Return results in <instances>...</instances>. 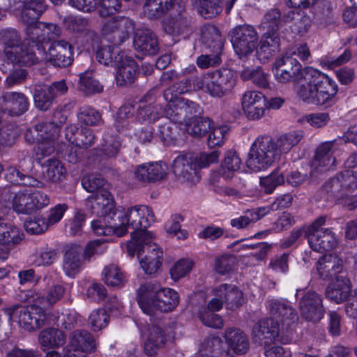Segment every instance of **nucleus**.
I'll list each match as a JSON object with an SVG mask.
<instances>
[{
  "label": "nucleus",
  "instance_id": "1",
  "mask_svg": "<svg viewBox=\"0 0 357 357\" xmlns=\"http://www.w3.org/2000/svg\"><path fill=\"white\" fill-rule=\"evenodd\" d=\"M303 137L302 130H293L279 136L274 142L269 137H257L252 144L248 167L253 172L265 170L279 158L280 155L287 153Z\"/></svg>",
  "mask_w": 357,
  "mask_h": 357
},
{
  "label": "nucleus",
  "instance_id": "2",
  "mask_svg": "<svg viewBox=\"0 0 357 357\" xmlns=\"http://www.w3.org/2000/svg\"><path fill=\"white\" fill-rule=\"evenodd\" d=\"M337 92V85L328 76L310 68L305 71V82L297 89L300 98L308 104L331 105Z\"/></svg>",
  "mask_w": 357,
  "mask_h": 357
},
{
  "label": "nucleus",
  "instance_id": "3",
  "mask_svg": "<svg viewBox=\"0 0 357 357\" xmlns=\"http://www.w3.org/2000/svg\"><path fill=\"white\" fill-rule=\"evenodd\" d=\"M137 301L142 310L151 317L157 312H167L174 310L178 303V296L172 289L146 282L137 289Z\"/></svg>",
  "mask_w": 357,
  "mask_h": 357
},
{
  "label": "nucleus",
  "instance_id": "4",
  "mask_svg": "<svg viewBox=\"0 0 357 357\" xmlns=\"http://www.w3.org/2000/svg\"><path fill=\"white\" fill-rule=\"evenodd\" d=\"M122 213V218L119 219L120 227L126 229L125 234L128 233V229L133 231L132 240L136 241L139 238H146L147 236H152L151 231L147 228L151 223L155 221V218L152 209L146 205H136L128 208L126 211L121 210L119 211Z\"/></svg>",
  "mask_w": 357,
  "mask_h": 357
},
{
  "label": "nucleus",
  "instance_id": "5",
  "mask_svg": "<svg viewBox=\"0 0 357 357\" xmlns=\"http://www.w3.org/2000/svg\"><path fill=\"white\" fill-rule=\"evenodd\" d=\"M199 89L214 98H222L229 94L236 84L234 73L228 68H221L207 73L195 80Z\"/></svg>",
  "mask_w": 357,
  "mask_h": 357
},
{
  "label": "nucleus",
  "instance_id": "6",
  "mask_svg": "<svg viewBox=\"0 0 357 357\" xmlns=\"http://www.w3.org/2000/svg\"><path fill=\"white\" fill-rule=\"evenodd\" d=\"M9 321L17 322L25 331L31 332L51 324L45 310L36 305L22 306L14 305L4 310Z\"/></svg>",
  "mask_w": 357,
  "mask_h": 357
},
{
  "label": "nucleus",
  "instance_id": "7",
  "mask_svg": "<svg viewBox=\"0 0 357 357\" xmlns=\"http://www.w3.org/2000/svg\"><path fill=\"white\" fill-rule=\"evenodd\" d=\"M326 219L325 216L319 217L307 227L305 231V237L307 238L310 247L319 252L332 250L337 243L332 230L322 227L326 223Z\"/></svg>",
  "mask_w": 357,
  "mask_h": 357
},
{
  "label": "nucleus",
  "instance_id": "8",
  "mask_svg": "<svg viewBox=\"0 0 357 357\" xmlns=\"http://www.w3.org/2000/svg\"><path fill=\"white\" fill-rule=\"evenodd\" d=\"M229 36L234 52L239 57L250 54L258 45V34L252 26H236L229 31Z\"/></svg>",
  "mask_w": 357,
  "mask_h": 357
},
{
  "label": "nucleus",
  "instance_id": "9",
  "mask_svg": "<svg viewBox=\"0 0 357 357\" xmlns=\"http://www.w3.org/2000/svg\"><path fill=\"white\" fill-rule=\"evenodd\" d=\"M294 56L285 54L273 64V72L275 79L280 83L305 82V71Z\"/></svg>",
  "mask_w": 357,
  "mask_h": 357
},
{
  "label": "nucleus",
  "instance_id": "10",
  "mask_svg": "<svg viewBox=\"0 0 357 357\" xmlns=\"http://www.w3.org/2000/svg\"><path fill=\"white\" fill-rule=\"evenodd\" d=\"M301 296L298 301L301 316L303 319L313 322L319 321L324 316L325 308L321 296L315 291L297 289L296 298Z\"/></svg>",
  "mask_w": 357,
  "mask_h": 357
},
{
  "label": "nucleus",
  "instance_id": "11",
  "mask_svg": "<svg viewBox=\"0 0 357 357\" xmlns=\"http://www.w3.org/2000/svg\"><path fill=\"white\" fill-rule=\"evenodd\" d=\"M202 112L199 105L188 99H180L168 102L164 109L165 117L174 123H183L190 121Z\"/></svg>",
  "mask_w": 357,
  "mask_h": 357
},
{
  "label": "nucleus",
  "instance_id": "12",
  "mask_svg": "<svg viewBox=\"0 0 357 357\" xmlns=\"http://www.w3.org/2000/svg\"><path fill=\"white\" fill-rule=\"evenodd\" d=\"M134 29L135 24L131 19L125 16H115L103 23L101 31L108 40L117 45L128 40Z\"/></svg>",
  "mask_w": 357,
  "mask_h": 357
},
{
  "label": "nucleus",
  "instance_id": "13",
  "mask_svg": "<svg viewBox=\"0 0 357 357\" xmlns=\"http://www.w3.org/2000/svg\"><path fill=\"white\" fill-rule=\"evenodd\" d=\"M171 10L170 15L162 23L165 33L176 36L190 31L191 19L185 10V3L183 1L175 3Z\"/></svg>",
  "mask_w": 357,
  "mask_h": 357
},
{
  "label": "nucleus",
  "instance_id": "14",
  "mask_svg": "<svg viewBox=\"0 0 357 357\" xmlns=\"http://www.w3.org/2000/svg\"><path fill=\"white\" fill-rule=\"evenodd\" d=\"M73 46L65 40H54L46 53V61L56 68H66L73 63Z\"/></svg>",
  "mask_w": 357,
  "mask_h": 357
},
{
  "label": "nucleus",
  "instance_id": "15",
  "mask_svg": "<svg viewBox=\"0 0 357 357\" xmlns=\"http://www.w3.org/2000/svg\"><path fill=\"white\" fill-rule=\"evenodd\" d=\"M173 172L182 182L197 183L199 176L195 154L189 153L178 155L173 162Z\"/></svg>",
  "mask_w": 357,
  "mask_h": 357
},
{
  "label": "nucleus",
  "instance_id": "16",
  "mask_svg": "<svg viewBox=\"0 0 357 357\" xmlns=\"http://www.w3.org/2000/svg\"><path fill=\"white\" fill-rule=\"evenodd\" d=\"M280 327L273 319L259 320L252 330V342L257 346L268 347L278 338Z\"/></svg>",
  "mask_w": 357,
  "mask_h": 357
},
{
  "label": "nucleus",
  "instance_id": "17",
  "mask_svg": "<svg viewBox=\"0 0 357 357\" xmlns=\"http://www.w3.org/2000/svg\"><path fill=\"white\" fill-rule=\"evenodd\" d=\"M334 143V141H328L317 147L310 165V176L312 178H317L319 174L335 166L336 160L332 156Z\"/></svg>",
  "mask_w": 357,
  "mask_h": 357
},
{
  "label": "nucleus",
  "instance_id": "18",
  "mask_svg": "<svg viewBox=\"0 0 357 357\" xmlns=\"http://www.w3.org/2000/svg\"><path fill=\"white\" fill-rule=\"evenodd\" d=\"M86 206L92 214L100 218L112 216L120 211L119 208H114L112 195L105 190H101L96 195L89 197Z\"/></svg>",
  "mask_w": 357,
  "mask_h": 357
},
{
  "label": "nucleus",
  "instance_id": "19",
  "mask_svg": "<svg viewBox=\"0 0 357 357\" xmlns=\"http://www.w3.org/2000/svg\"><path fill=\"white\" fill-rule=\"evenodd\" d=\"M153 235L146 238H139L136 241H130L127 245L128 255L133 257L137 252V258L146 260L162 261V250L158 245L152 242Z\"/></svg>",
  "mask_w": 357,
  "mask_h": 357
},
{
  "label": "nucleus",
  "instance_id": "20",
  "mask_svg": "<svg viewBox=\"0 0 357 357\" xmlns=\"http://www.w3.org/2000/svg\"><path fill=\"white\" fill-rule=\"evenodd\" d=\"M270 314L275 321L281 325L282 328L288 330L290 326L296 323L298 316L295 309L287 301L273 300L270 302Z\"/></svg>",
  "mask_w": 357,
  "mask_h": 357
},
{
  "label": "nucleus",
  "instance_id": "21",
  "mask_svg": "<svg viewBox=\"0 0 357 357\" xmlns=\"http://www.w3.org/2000/svg\"><path fill=\"white\" fill-rule=\"evenodd\" d=\"M122 213L117 211L112 216L100 218L91 222V229L98 236H109L115 234L119 237L125 235L126 229L120 227L119 219L122 218Z\"/></svg>",
  "mask_w": 357,
  "mask_h": 357
},
{
  "label": "nucleus",
  "instance_id": "22",
  "mask_svg": "<svg viewBox=\"0 0 357 357\" xmlns=\"http://www.w3.org/2000/svg\"><path fill=\"white\" fill-rule=\"evenodd\" d=\"M351 289L348 274L342 273L328 284L325 291L326 297L336 303H341L350 296Z\"/></svg>",
  "mask_w": 357,
  "mask_h": 357
},
{
  "label": "nucleus",
  "instance_id": "23",
  "mask_svg": "<svg viewBox=\"0 0 357 357\" xmlns=\"http://www.w3.org/2000/svg\"><path fill=\"white\" fill-rule=\"evenodd\" d=\"M0 100L5 110L10 116H21L29 109V99L22 92L3 91Z\"/></svg>",
  "mask_w": 357,
  "mask_h": 357
},
{
  "label": "nucleus",
  "instance_id": "24",
  "mask_svg": "<svg viewBox=\"0 0 357 357\" xmlns=\"http://www.w3.org/2000/svg\"><path fill=\"white\" fill-rule=\"evenodd\" d=\"M26 31L31 40L43 43L56 40L55 38L61 36L62 30L56 24L38 22L26 27Z\"/></svg>",
  "mask_w": 357,
  "mask_h": 357
},
{
  "label": "nucleus",
  "instance_id": "25",
  "mask_svg": "<svg viewBox=\"0 0 357 357\" xmlns=\"http://www.w3.org/2000/svg\"><path fill=\"white\" fill-rule=\"evenodd\" d=\"M133 45L137 52L144 55H155L159 50L157 36L152 30L147 28L136 30Z\"/></svg>",
  "mask_w": 357,
  "mask_h": 357
},
{
  "label": "nucleus",
  "instance_id": "26",
  "mask_svg": "<svg viewBox=\"0 0 357 357\" xmlns=\"http://www.w3.org/2000/svg\"><path fill=\"white\" fill-rule=\"evenodd\" d=\"M167 166L163 162H150L136 167L135 178L143 183H154L162 180L167 174Z\"/></svg>",
  "mask_w": 357,
  "mask_h": 357
},
{
  "label": "nucleus",
  "instance_id": "27",
  "mask_svg": "<svg viewBox=\"0 0 357 357\" xmlns=\"http://www.w3.org/2000/svg\"><path fill=\"white\" fill-rule=\"evenodd\" d=\"M317 271L320 278L324 280H333L342 273L348 274L343 269L342 260L335 255H326L318 261Z\"/></svg>",
  "mask_w": 357,
  "mask_h": 357
},
{
  "label": "nucleus",
  "instance_id": "28",
  "mask_svg": "<svg viewBox=\"0 0 357 357\" xmlns=\"http://www.w3.org/2000/svg\"><path fill=\"white\" fill-rule=\"evenodd\" d=\"M65 137L77 148L86 149L91 146L95 142L93 131L89 128L79 127L72 124L65 129Z\"/></svg>",
  "mask_w": 357,
  "mask_h": 357
},
{
  "label": "nucleus",
  "instance_id": "29",
  "mask_svg": "<svg viewBox=\"0 0 357 357\" xmlns=\"http://www.w3.org/2000/svg\"><path fill=\"white\" fill-rule=\"evenodd\" d=\"M58 116H61V119L57 124V133L56 136L53 137L52 136V132H48L47 139L41 140L34 146V157L38 162H40L42 160L46 157L50 156L55 151L56 140L60 134V126L64 123L66 120V116L61 115L60 112H55L54 118Z\"/></svg>",
  "mask_w": 357,
  "mask_h": 357
},
{
  "label": "nucleus",
  "instance_id": "30",
  "mask_svg": "<svg viewBox=\"0 0 357 357\" xmlns=\"http://www.w3.org/2000/svg\"><path fill=\"white\" fill-rule=\"evenodd\" d=\"M119 62L116 65L118 68L116 73V82L118 85L123 86L135 82L138 66L131 57L121 54L118 57Z\"/></svg>",
  "mask_w": 357,
  "mask_h": 357
},
{
  "label": "nucleus",
  "instance_id": "31",
  "mask_svg": "<svg viewBox=\"0 0 357 357\" xmlns=\"http://www.w3.org/2000/svg\"><path fill=\"white\" fill-rule=\"evenodd\" d=\"M70 347L86 354L93 353L97 349L94 336L84 329H77L69 335Z\"/></svg>",
  "mask_w": 357,
  "mask_h": 357
},
{
  "label": "nucleus",
  "instance_id": "32",
  "mask_svg": "<svg viewBox=\"0 0 357 357\" xmlns=\"http://www.w3.org/2000/svg\"><path fill=\"white\" fill-rule=\"evenodd\" d=\"M214 295L223 299L226 307L236 310L243 303V292L235 285L222 284L214 289Z\"/></svg>",
  "mask_w": 357,
  "mask_h": 357
},
{
  "label": "nucleus",
  "instance_id": "33",
  "mask_svg": "<svg viewBox=\"0 0 357 357\" xmlns=\"http://www.w3.org/2000/svg\"><path fill=\"white\" fill-rule=\"evenodd\" d=\"M200 34L202 43L209 52L222 54L224 38L215 26L210 24L202 26Z\"/></svg>",
  "mask_w": 357,
  "mask_h": 357
},
{
  "label": "nucleus",
  "instance_id": "34",
  "mask_svg": "<svg viewBox=\"0 0 357 357\" xmlns=\"http://www.w3.org/2000/svg\"><path fill=\"white\" fill-rule=\"evenodd\" d=\"M280 38L278 31H266L260 40L257 54L259 60L265 61L280 51Z\"/></svg>",
  "mask_w": 357,
  "mask_h": 357
},
{
  "label": "nucleus",
  "instance_id": "35",
  "mask_svg": "<svg viewBox=\"0 0 357 357\" xmlns=\"http://www.w3.org/2000/svg\"><path fill=\"white\" fill-rule=\"evenodd\" d=\"M197 78H199V76L190 77L174 82L164 91L163 97L165 100L168 103L176 101L177 100L184 99V98H181L180 96L192 91L199 90L195 84V80Z\"/></svg>",
  "mask_w": 357,
  "mask_h": 357
},
{
  "label": "nucleus",
  "instance_id": "36",
  "mask_svg": "<svg viewBox=\"0 0 357 357\" xmlns=\"http://www.w3.org/2000/svg\"><path fill=\"white\" fill-rule=\"evenodd\" d=\"M229 347L237 354H245L250 348L247 335L238 328H228L224 335Z\"/></svg>",
  "mask_w": 357,
  "mask_h": 357
},
{
  "label": "nucleus",
  "instance_id": "37",
  "mask_svg": "<svg viewBox=\"0 0 357 357\" xmlns=\"http://www.w3.org/2000/svg\"><path fill=\"white\" fill-rule=\"evenodd\" d=\"M83 264L82 250L77 246L68 247L63 257V270L68 277H75L81 270Z\"/></svg>",
  "mask_w": 357,
  "mask_h": 357
},
{
  "label": "nucleus",
  "instance_id": "38",
  "mask_svg": "<svg viewBox=\"0 0 357 357\" xmlns=\"http://www.w3.org/2000/svg\"><path fill=\"white\" fill-rule=\"evenodd\" d=\"M57 124L58 123L55 121L38 123L26 130L25 140L30 144L36 142L38 143L41 140L47 139L48 132H52V136L54 137L57 133Z\"/></svg>",
  "mask_w": 357,
  "mask_h": 357
},
{
  "label": "nucleus",
  "instance_id": "39",
  "mask_svg": "<svg viewBox=\"0 0 357 357\" xmlns=\"http://www.w3.org/2000/svg\"><path fill=\"white\" fill-rule=\"evenodd\" d=\"M38 341L43 351L57 349L66 342V335L58 328H47L43 330L38 335Z\"/></svg>",
  "mask_w": 357,
  "mask_h": 357
},
{
  "label": "nucleus",
  "instance_id": "40",
  "mask_svg": "<svg viewBox=\"0 0 357 357\" xmlns=\"http://www.w3.org/2000/svg\"><path fill=\"white\" fill-rule=\"evenodd\" d=\"M268 213V210L266 208L259 207L248 209L242 215L232 218L230 221V225L237 229H245L254 225Z\"/></svg>",
  "mask_w": 357,
  "mask_h": 357
},
{
  "label": "nucleus",
  "instance_id": "41",
  "mask_svg": "<svg viewBox=\"0 0 357 357\" xmlns=\"http://www.w3.org/2000/svg\"><path fill=\"white\" fill-rule=\"evenodd\" d=\"M165 334L160 324H152L149 328V334L144 343L145 353L151 356L156 354L158 349L165 342Z\"/></svg>",
  "mask_w": 357,
  "mask_h": 357
},
{
  "label": "nucleus",
  "instance_id": "42",
  "mask_svg": "<svg viewBox=\"0 0 357 357\" xmlns=\"http://www.w3.org/2000/svg\"><path fill=\"white\" fill-rule=\"evenodd\" d=\"M23 234L20 228L8 223L0 216V244L11 246L18 244L22 239Z\"/></svg>",
  "mask_w": 357,
  "mask_h": 357
},
{
  "label": "nucleus",
  "instance_id": "43",
  "mask_svg": "<svg viewBox=\"0 0 357 357\" xmlns=\"http://www.w3.org/2000/svg\"><path fill=\"white\" fill-rule=\"evenodd\" d=\"M242 164L238 153L234 150L227 151L219 169L220 174L226 179L231 178Z\"/></svg>",
  "mask_w": 357,
  "mask_h": 357
},
{
  "label": "nucleus",
  "instance_id": "44",
  "mask_svg": "<svg viewBox=\"0 0 357 357\" xmlns=\"http://www.w3.org/2000/svg\"><path fill=\"white\" fill-rule=\"evenodd\" d=\"M136 119L142 123H151L158 120L164 114L160 104H146L142 102L136 105Z\"/></svg>",
  "mask_w": 357,
  "mask_h": 357
},
{
  "label": "nucleus",
  "instance_id": "45",
  "mask_svg": "<svg viewBox=\"0 0 357 357\" xmlns=\"http://www.w3.org/2000/svg\"><path fill=\"white\" fill-rule=\"evenodd\" d=\"M6 55L13 63L21 66H32L38 61L33 51L25 45H20L13 51L6 52Z\"/></svg>",
  "mask_w": 357,
  "mask_h": 357
},
{
  "label": "nucleus",
  "instance_id": "46",
  "mask_svg": "<svg viewBox=\"0 0 357 357\" xmlns=\"http://www.w3.org/2000/svg\"><path fill=\"white\" fill-rule=\"evenodd\" d=\"M174 4L172 0H145L143 13L149 19H158L172 9Z\"/></svg>",
  "mask_w": 357,
  "mask_h": 357
},
{
  "label": "nucleus",
  "instance_id": "47",
  "mask_svg": "<svg viewBox=\"0 0 357 357\" xmlns=\"http://www.w3.org/2000/svg\"><path fill=\"white\" fill-rule=\"evenodd\" d=\"M6 179L12 184L38 187L40 182L36 178L20 170L16 167H9L6 169Z\"/></svg>",
  "mask_w": 357,
  "mask_h": 357
},
{
  "label": "nucleus",
  "instance_id": "48",
  "mask_svg": "<svg viewBox=\"0 0 357 357\" xmlns=\"http://www.w3.org/2000/svg\"><path fill=\"white\" fill-rule=\"evenodd\" d=\"M46 6L40 0L27 1L21 21L26 27L38 22V19L45 11Z\"/></svg>",
  "mask_w": 357,
  "mask_h": 357
},
{
  "label": "nucleus",
  "instance_id": "49",
  "mask_svg": "<svg viewBox=\"0 0 357 357\" xmlns=\"http://www.w3.org/2000/svg\"><path fill=\"white\" fill-rule=\"evenodd\" d=\"M33 98L35 107L40 111L50 109L54 101L45 84L35 85Z\"/></svg>",
  "mask_w": 357,
  "mask_h": 357
},
{
  "label": "nucleus",
  "instance_id": "50",
  "mask_svg": "<svg viewBox=\"0 0 357 357\" xmlns=\"http://www.w3.org/2000/svg\"><path fill=\"white\" fill-rule=\"evenodd\" d=\"M31 200L30 191L18 192L15 195L13 199V210L22 214L34 213L33 204Z\"/></svg>",
  "mask_w": 357,
  "mask_h": 357
},
{
  "label": "nucleus",
  "instance_id": "51",
  "mask_svg": "<svg viewBox=\"0 0 357 357\" xmlns=\"http://www.w3.org/2000/svg\"><path fill=\"white\" fill-rule=\"evenodd\" d=\"M102 279L108 286L121 288L124 285L125 277L118 266L112 264L105 267Z\"/></svg>",
  "mask_w": 357,
  "mask_h": 357
},
{
  "label": "nucleus",
  "instance_id": "52",
  "mask_svg": "<svg viewBox=\"0 0 357 357\" xmlns=\"http://www.w3.org/2000/svg\"><path fill=\"white\" fill-rule=\"evenodd\" d=\"M211 121L208 117L199 115L193 116L192 119L186 124L188 132L197 137L204 136L211 129Z\"/></svg>",
  "mask_w": 357,
  "mask_h": 357
},
{
  "label": "nucleus",
  "instance_id": "53",
  "mask_svg": "<svg viewBox=\"0 0 357 357\" xmlns=\"http://www.w3.org/2000/svg\"><path fill=\"white\" fill-rule=\"evenodd\" d=\"M79 89L85 95L89 96L101 93L103 86L91 76V73L86 71L79 76Z\"/></svg>",
  "mask_w": 357,
  "mask_h": 357
},
{
  "label": "nucleus",
  "instance_id": "54",
  "mask_svg": "<svg viewBox=\"0 0 357 357\" xmlns=\"http://www.w3.org/2000/svg\"><path fill=\"white\" fill-rule=\"evenodd\" d=\"M241 77L243 80H251L259 87L267 88L269 85L268 75L261 67L245 68L241 73Z\"/></svg>",
  "mask_w": 357,
  "mask_h": 357
},
{
  "label": "nucleus",
  "instance_id": "55",
  "mask_svg": "<svg viewBox=\"0 0 357 357\" xmlns=\"http://www.w3.org/2000/svg\"><path fill=\"white\" fill-rule=\"evenodd\" d=\"M124 54L123 52H114V48L110 45L100 47L96 53V60L104 66H114L119 62L120 55Z\"/></svg>",
  "mask_w": 357,
  "mask_h": 357
},
{
  "label": "nucleus",
  "instance_id": "56",
  "mask_svg": "<svg viewBox=\"0 0 357 357\" xmlns=\"http://www.w3.org/2000/svg\"><path fill=\"white\" fill-rule=\"evenodd\" d=\"M321 191L326 193L327 199H340L344 196L339 173L327 180L322 185Z\"/></svg>",
  "mask_w": 357,
  "mask_h": 357
},
{
  "label": "nucleus",
  "instance_id": "57",
  "mask_svg": "<svg viewBox=\"0 0 357 357\" xmlns=\"http://www.w3.org/2000/svg\"><path fill=\"white\" fill-rule=\"evenodd\" d=\"M21 43L20 34L16 29L7 28L0 31V44L3 46L5 52H8V48L15 50Z\"/></svg>",
  "mask_w": 357,
  "mask_h": 357
},
{
  "label": "nucleus",
  "instance_id": "58",
  "mask_svg": "<svg viewBox=\"0 0 357 357\" xmlns=\"http://www.w3.org/2000/svg\"><path fill=\"white\" fill-rule=\"evenodd\" d=\"M284 177L278 169L265 177L260 178V185L266 194H271L275 189L284 183Z\"/></svg>",
  "mask_w": 357,
  "mask_h": 357
},
{
  "label": "nucleus",
  "instance_id": "59",
  "mask_svg": "<svg viewBox=\"0 0 357 357\" xmlns=\"http://www.w3.org/2000/svg\"><path fill=\"white\" fill-rule=\"evenodd\" d=\"M198 11L204 18H212L222 11L221 0H198Z\"/></svg>",
  "mask_w": 357,
  "mask_h": 357
},
{
  "label": "nucleus",
  "instance_id": "60",
  "mask_svg": "<svg viewBox=\"0 0 357 357\" xmlns=\"http://www.w3.org/2000/svg\"><path fill=\"white\" fill-rule=\"evenodd\" d=\"M109 317L105 309L93 311L89 317L88 322L93 331H100L107 326Z\"/></svg>",
  "mask_w": 357,
  "mask_h": 357
},
{
  "label": "nucleus",
  "instance_id": "61",
  "mask_svg": "<svg viewBox=\"0 0 357 357\" xmlns=\"http://www.w3.org/2000/svg\"><path fill=\"white\" fill-rule=\"evenodd\" d=\"M229 130V128L227 126H220L213 128L208 137V146L210 148L222 146L225 143Z\"/></svg>",
  "mask_w": 357,
  "mask_h": 357
},
{
  "label": "nucleus",
  "instance_id": "62",
  "mask_svg": "<svg viewBox=\"0 0 357 357\" xmlns=\"http://www.w3.org/2000/svg\"><path fill=\"white\" fill-rule=\"evenodd\" d=\"M176 130L177 127L169 120L159 125L157 135L164 144L169 145L175 140Z\"/></svg>",
  "mask_w": 357,
  "mask_h": 357
},
{
  "label": "nucleus",
  "instance_id": "63",
  "mask_svg": "<svg viewBox=\"0 0 357 357\" xmlns=\"http://www.w3.org/2000/svg\"><path fill=\"white\" fill-rule=\"evenodd\" d=\"M339 174L344 195L357 189V174L353 170L347 169Z\"/></svg>",
  "mask_w": 357,
  "mask_h": 357
},
{
  "label": "nucleus",
  "instance_id": "64",
  "mask_svg": "<svg viewBox=\"0 0 357 357\" xmlns=\"http://www.w3.org/2000/svg\"><path fill=\"white\" fill-rule=\"evenodd\" d=\"M47 167V177L52 181H56L60 179V177L65 173V169L61 162L55 158H50L45 162Z\"/></svg>",
  "mask_w": 357,
  "mask_h": 357
}]
</instances>
